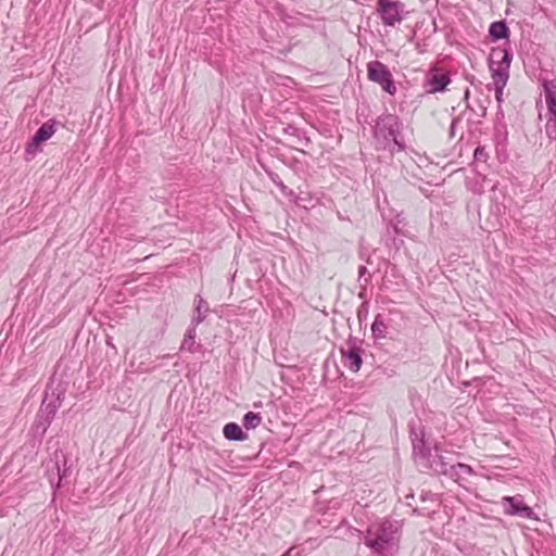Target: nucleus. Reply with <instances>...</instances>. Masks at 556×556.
Listing matches in <instances>:
<instances>
[{"mask_svg": "<svg viewBox=\"0 0 556 556\" xmlns=\"http://www.w3.org/2000/svg\"><path fill=\"white\" fill-rule=\"evenodd\" d=\"M451 79L446 73L440 71H431L424 84V88L428 93L443 91L450 84Z\"/></svg>", "mask_w": 556, "mask_h": 556, "instance_id": "1a4fd4ad", "label": "nucleus"}, {"mask_svg": "<svg viewBox=\"0 0 556 556\" xmlns=\"http://www.w3.org/2000/svg\"><path fill=\"white\" fill-rule=\"evenodd\" d=\"M444 473L450 475L455 482L462 485L468 477L473 475V470L470 466L458 463L457 465L451 466L448 471L444 470Z\"/></svg>", "mask_w": 556, "mask_h": 556, "instance_id": "9b49d317", "label": "nucleus"}, {"mask_svg": "<svg viewBox=\"0 0 556 556\" xmlns=\"http://www.w3.org/2000/svg\"><path fill=\"white\" fill-rule=\"evenodd\" d=\"M504 511L507 515L518 516L525 519H534V513L531 507L526 505L520 495L506 496L503 498Z\"/></svg>", "mask_w": 556, "mask_h": 556, "instance_id": "6e6552de", "label": "nucleus"}, {"mask_svg": "<svg viewBox=\"0 0 556 556\" xmlns=\"http://www.w3.org/2000/svg\"><path fill=\"white\" fill-rule=\"evenodd\" d=\"M490 36L495 39L506 38L508 35V28L504 22H493L489 28Z\"/></svg>", "mask_w": 556, "mask_h": 556, "instance_id": "2eb2a0df", "label": "nucleus"}, {"mask_svg": "<svg viewBox=\"0 0 556 556\" xmlns=\"http://www.w3.org/2000/svg\"><path fill=\"white\" fill-rule=\"evenodd\" d=\"M544 97L551 115L546 130L549 137L556 139V79L543 81Z\"/></svg>", "mask_w": 556, "mask_h": 556, "instance_id": "423d86ee", "label": "nucleus"}, {"mask_svg": "<svg viewBox=\"0 0 556 556\" xmlns=\"http://www.w3.org/2000/svg\"><path fill=\"white\" fill-rule=\"evenodd\" d=\"M55 416V407L51 404L41 408L37 415L36 429L46 432Z\"/></svg>", "mask_w": 556, "mask_h": 556, "instance_id": "f8f14e48", "label": "nucleus"}, {"mask_svg": "<svg viewBox=\"0 0 556 556\" xmlns=\"http://www.w3.org/2000/svg\"><path fill=\"white\" fill-rule=\"evenodd\" d=\"M511 55L502 49H493L490 54V71L495 87L497 102L503 101V91L509 77Z\"/></svg>", "mask_w": 556, "mask_h": 556, "instance_id": "f03ea898", "label": "nucleus"}, {"mask_svg": "<svg viewBox=\"0 0 556 556\" xmlns=\"http://www.w3.org/2000/svg\"><path fill=\"white\" fill-rule=\"evenodd\" d=\"M367 76L370 81L378 84L386 92L393 96L396 86L392 79L389 68L379 61H371L367 64Z\"/></svg>", "mask_w": 556, "mask_h": 556, "instance_id": "20e7f679", "label": "nucleus"}, {"mask_svg": "<svg viewBox=\"0 0 556 556\" xmlns=\"http://www.w3.org/2000/svg\"><path fill=\"white\" fill-rule=\"evenodd\" d=\"M194 302L195 316L192 318V324L195 327L204 320L206 313L208 312V306L207 303L200 295L195 296Z\"/></svg>", "mask_w": 556, "mask_h": 556, "instance_id": "4468645a", "label": "nucleus"}, {"mask_svg": "<svg viewBox=\"0 0 556 556\" xmlns=\"http://www.w3.org/2000/svg\"><path fill=\"white\" fill-rule=\"evenodd\" d=\"M223 433L226 439L232 441H243L247 438L241 427L235 422L226 424Z\"/></svg>", "mask_w": 556, "mask_h": 556, "instance_id": "ddd939ff", "label": "nucleus"}, {"mask_svg": "<svg viewBox=\"0 0 556 556\" xmlns=\"http://www.w3.org/2000/svg\"><path fill=\"white\" fill-rule=\"evenodd\" d=\"M399 526L395 521L381 520L370 525L364 543L378 556H388L397 545Z\"/></svg>", "mask_w": 556, "mask_h": 556, "instance_id": "f257e3e1", "label": "nucleus"}, {"mask_svg": "<svg viewBox=\"0 0 556 556\" xmlns=\"http://www.w3.org/2000/svg\"><path fill=\"white\" fill-rule=\"evenodd\" d=\"M400 134V123L393 115H386L380 117L375 127V136L377 139H382L386 144L396 146L397 150H403V144L397 139Z\"/></svg>", "mask_w": 556, "mask_h": 556, "instance_id": "7ed1b4c3", "label": "nucleus"}, {"mask_svg": "<svg viewBox=\"0 0 556 556\" xmlns=\"http://www.w3.org/2000/svg\"><path fill=\"white\" fill-rule=\"evenodd\" d=\"M262 422L260 414L249 412L243 416V425L247 429H255Z\"/></svg>", "mask_w": 556, "mask_h": 556, "instance_id": "f3484780", "label": "nucleus"}, {"mask_svg": "<svg viewBox=\"0 0 556 556\" xmlns=\"http://www.w3.org/2000/svg\"><path fill=\"white\" fill-rule=\"evenodd\" d=\"M387 324L383 321L381 315H377L371 325V332L376 339H384L387 336Z\"/></svg>", "mask_w": 556, "mask_h": 556, "instance_id": "dca6fc26", "label": "nucleus"}, {"mask_svg": "<svg viewBox=\"0 0 556 556\" xmlns=\"http://www.w3.org/2000/svg\"><path fill=\"white\" fill-rule=\"evenodd\" d=\"M365 271H366V267L365 266H359V268H358L359 275H363Z\"/></svg>", "mask_w": 556, "mask_h": 556, "instance_id": "aec40b11", "label": "nucleus"}, {"mask_svg": "<svg viewBox=\"0 0 556 556\" xmlns=\"http://www.w3.org/2000/svg\"><path fill=\"white\" fill-rule=\"evenodd\" d=\"M55 132V123L49 121L40 126L31 141L26 147L27 160L33 159L39 151L40 143L49 140Z\"/></svg>", "mask_w": 556, "mask_h": 556, "instance_id": "0eeeda50", "label": "nucleus"}, {"mask_svg": "<svg viewBox=\"0 0 556 556\" xmlns=\"http://www.w3.org/2000/svg\"><path fill=\"white\" fill-rule=\"evenodd\" d=\"M344 366L353 372H357L362 366V357L358 349L350 348L341 350Z\"/></svg>", "mask_w": 556, "mask_h": 556, "instance_id": "9d476101", "label": "nucleus"}, {"mask_svg": "<svg viewBox=\"0 0 556 556\" xmlns=\"http://www.w3.org/2000/svg\"><path fill=\"white\" fill-rule=\"evenodd\" d=\"M194 338H195V329L193 327V328L188 329V331L186 333V337H185V340H184V342L181 344V349L190 350L191 345L194 342Z\"/></svg>", "mask_w": 556, "mask_h": 556, "instance_id": "a211bd4d", "label": "nucleus"}, {"mask_svg": "<svg viewBox=\"0 0 556 556\" xmlns=\"http://www.w3.org/2000/svg\"><path fill=\"white\" fill-rule=\"evenodd\" d=\"M473 156L476 161L485 162L488 159V153L485 152L483 147H477Z\"/></svg>", "mask_w": 556, "mask_h": 556, "instance_id": "6ab92c4d", "label": "nucleus"}, {"mask_svg": "<svg viewBox=\"0 0 556 556\" xmlns=\"http://www.w3.org/2000/svg\"><path fill=\"white\" fill-rule=\"evenodd\" d=\"M377 12L386 26H394L404 18V4L394 0H378Z\"/></svg>", "mask_w": 556, "mask_h": 556, "instance_id": "39448f33", "label": "nucleus"}]
</instances>
